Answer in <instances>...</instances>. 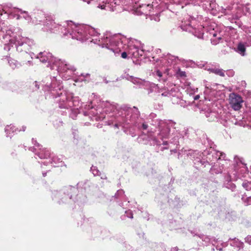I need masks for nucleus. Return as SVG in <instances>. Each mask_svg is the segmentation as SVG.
Masks as SVG:
<instances>
[{
    "label": "nucleus",
    "mask_w": 251,
    "mask_h": 251,
    "mask_svg": "<svg viewBox=\"0 0 251 251\" xmlns=\"http://www.w3.org/2000/svg\"><path fill=\"white\" fill-rule=\"evenodd\" d=\"M156 115L151 113L149 120L151 124L156 127V130L149 131L148 132V141L151 145L160 146L161 145V151L169 149V144L177 145L179 140L183 138L186 132L182 129L176 123L171 120H161L156 118Z\"/></svg>",
    "instance_id": "1"
},
{
    "label": "nucleus",
    "mask_w": 251,
    "mask_h": 251,
    "mask_svg": "<svg viewBox=\"0 0 251 251\" xmlns=\"http://www.w3.org/2000/svg\"><path fill=\"white\" fill-rule=\"evenodd\" d=\"M105 108V112L116 113L119 116L116 121L118 123L114 125L116 128H119V126L126 127L128 125H135L136 120L140 115V112L135 106L133 108L126 105L120 107L116 103L107 102Z\"/></svg>",
    "instance_id": "2"
},
{
    "label": "nucleus",
    "mask_w": 251,
    "mask_h": 251,
    "mask_svg": "<svg viewBox=\"0 0 251 251\" xmlns=\"http://www.w3.org/2000/svg\"><path fill=\"white\" fill-rule=\"evenodd\" d=\"M98 37H89V41L97 44L102 48H106L115 53H119L123 48V43L126 39L120 34H112L110 32L104 33L101 38Z\"/></svg>",
    "instance_id": "3"
},
{
    "label": "nucleus",
    "mask_w": 251,
    "mask_h": 251,
    "mask_svg": "<svg viewBox=\"0 0 251 251\" xmlns=\"http://www.w3.org/2000/svg\"><path fill=\"white\" fill-rule=\"evenodd\" d=\"M172 100L173 103L180 104L181 106L185 107L188 105L193 104H197L198 107L201 109V113L205 114L206 118H208L209 121H213L217 119V114L215 111H212L210 108V100L206 98L205 95H202L203 98H201L200 95H189L191 100L186 101L183 100L178 98L177 95H172Z\"/></svg>",
    "instance_id": "4"
},
{
    "label": "nucleus",
    "mask_w": 251,
    "mask_h": 251,
    "mask_svg": "<svg viewBox=\"0 0 251 251\" xmlns=\"http://www.w3.org/2000/svg\"><path fill=\"white\" fill-rule=\"evenodd\" d=\"M37 58H39L43 63L48 62L50 64L55 65L58 68V70L62 73H67L68 72H69V76L75 74L74 72L76 71V68L74 66L67 63L65 61L57 59L50 52H40L37 55Z\"/></svg>",
    "instance_id": "5"
},
{
    "label": "nucleus",
    "mask_w": 251,
    "mask_h": 251,
    "mask_svg": "<svg viewBox=\"0 0 251 251\" xmlns=\"http://www.w3.org/2000/svg\"><path fill=\"white\" fill-rule=\"evenodd\" d=\"M64 36H70L72 39H76L81 42L86 41L89 39L87 34V26L76 25L72 21L68 22V27L64 29Z\"/></svg>",
    "instance_id": "6"
},
{
    "label": "nucleus",
    "mask_w": 251,
    "mask_h": 251,
    "mask_svg": "<svg viewBox=\"0 0 251 251\" xmlns=\"http://www.w3.org/2000/svg\"><path fill=\"white\" fill-rule=\"evenodd\" d=\"M21 33L19 28H15L10 25L0 26V40H3V42H9L12 43Z\"/></svg>",
    "instance_id": "7"
},
{
    "label": "nucleus",
    "mask_w": 251,
    "mask_h": 251,
    "mask_svg": "<svg viewBox=\"0 0 251 251\" xmlns=\"http://www.w3.org/2000/svg\"><path fill=\"white\" fill-rule=\"evenodd\" d=\"M234 162V170L229 173L230 180H236L238 178L244 176L248 172V168L243 162L242 158L236 156Z\"/></svg>",
    "instance_id": "8"
},
{
    "label": "nucleus",
    "mask_w": 251,
    "mask_h": 251,
    "mask_svg": "<svg viewBox=\"0 0 251 251\" xmlns=\"http://www.w3.org/2000/svg\"><path fill=\"white\" fill-rule=\"evenodd\" d=\"M16 50L18 52L27 53L34 45V41L26 37L18 35V37L14 41Z\"/></svg>",
    "instance_id": "9"
},
{
    "label": "nucleus",
    "mask_w": 251,
    "mask_h": 251,
    "mask_svg": "<svg viewBox=\"0 0 251 251\" xmlns=\"http://www.w3.org/2000/svg\"><path fill=\"white\" fill-rule=\"evenodd\" d=\"M77 189L75 187L69 185L64 187L61 191L57 192V191H54L53 195L54 197L59 198L62 197L61 200L62 202H66L71 199L72 195V194L75 193Z\"/></svg>",
    "instance_id": "10"
},
{
    "label": "nucleus",
    "mask_w": 251,
    "mask_h": 251,
    "mask_svg": "<svg viewBox=\"0 0 251 251\" xmlns=\"http://www.w3.org/2000/svg\"><path fill=\"white\" fill-rule=\"evenodd\" d=\"M60 97H61L60 98L61 100L59 102L60 108L68 109L69 108L76 106L74 100H73V98L72 97V95H57L55 98Z\"/></svg>",
    "instance_id": "11"
},
{
    "label": "nucleus",
    "mask_w": 251,
    "mask_h": 251,
    "mask_svg": "<svg viewBox=\"0 0 251 251\" xmlns=\"http://www.w3.org/2000/svg\"><path fill=\"white\" fill-rule=\"evenodd\" d=\"M243 102L244 100L240 95H229V104L233 110H240Z\"/></svg>",
    "instance_id": "12"
},
{
    "label": "nucleus",
    "mask_w": 251,
    "mask_h": 251,
    "mask_svg": "<svg viewBox=\"0 0 251 251\" xmlns=\"http://www.w3.org/2000/svg\"><path fill=\"white\" fill-rule=\"evenodd\" d=\"M118 0H106L104 6L103 8H102V9L120 12L122 10V7L121 6L120 3H119Z\"/></svg>",
    "instance_id": "13"
},
{
    "label": "nucleus",
    "mask_w": 251,
    "mask_h": 251,
    "mask_svg": "<svg viewBox=\"0 0 251 251\" xmlns=\"http://www.w3.org/2000/svg\"><path fill=\"white\" fill-rule=\"evenodd\" d=\"M161 58L162 59L160 60V61L167 66H171L172 64L177 63L178 61H182V59H179L177 56H174L170 54L164 55V56Z\"/></svg>",
    "instance_id": "14"
},
{
    "label": "nucleus",
    "mask_w": 251,
    "mask_h": 251,
    "mask_svg": "<svg viewBox=\"0 0 251 251\" xmlns=\"http://www.w3.org/2000/svg\"><path fill=\"white\" fill-rule=\"evenodd\" d=\"M123 78H125L126 79L131 81L133 84L137 85L139 87H141L142 86L145 85L146 83L148 82L146 81L145 80H143L140 78L134 77L133 76L130 75L128 74L125 76H121Z\"/></svg>",
    "instance_id": "15"
},
{
    "label": "nucleus",
    "mask_w": 251,
    "mask_h": 251,
    "mask_svg": "<svg viewBox=\"0 0 251 251\" xmlns=\"http://www.w3.org/2000/svg\"><path fill=\"white\" fill-rule=\"evenodd\" d=\"M32 143L34 144L35 147L39 148L40 151L36 154L39 156L40 158L48 159V157L50 156V153L48 150H47L46 149H41L40 148V145L37 143L36 141L34 140V139H32Z\"/></svg>",
    "instance_id": "16"
},
{
    "label": "nucleus",
    "mask_w": 251,
    "mask_h": 251,
    "mask_svg": "<svg viewBox=\"0 0 251 251\" xmlns=\"http://www.w3.org/2000/svg\"><path fill=\"white\" fill-rule=\"evenodd\" d=\"M45 23L47 29L50 30L51 32H54L56 30V28H59L60 26L59 25L56 24L50 17H48L46 18Z\"/></svg>",
    "instance_id": "17"
},
{
    "label": "nucleus",
    "mask_w": 251,
    "mask_h": 251,
    "mask_svg": "<svg viewBox=\"0 0 251 251\" xmlns=\"http://www.w3.org/2000/svg\"><path fill=\"white\" fill-rule=\"evenodd\" d=\"M49 163L51 164L52 166L55 167L62 166L64 164L61 159L56 155H52L51 161L50 160ZM45 163L47 164L48 162H44V164Z\"/></svg>",
    "instance_id": "18"
},
{
    "label": "nucleus",
    "mask_w": 251,
    "mask_h": 251,
    "mask_svg": "<svg viewBox=\"0 0 251 251\" xmlns=\"http://www.w3.org/2000/svg\"><path fill=\"white\" fill-rule=\"evenodd\" d=\"M229 240L231 241L230 243V245L233 247L234 249H236L237 251L243 249L244 248V243L240 241L237 238L231 239L230 238Z\"/></svg>",
    "instance_id": "19"
},
{
    "label": "nucleus",
    "mask_w": 251,
    "mask_h": 251,
    "mask_svg": "<svg viewBox=\"0 0 251 251\" xmlns=\"http://www.w3.org/2000/svg\"><path fill=\"white\" fill-rule=\"evenodd\" d=\"M21 130H18V128H16L13 125H10L7 126L5 128V132L7 137H11L14 133H17Z\"/></svg>",
    "instance_id": "20"
},
{
    "label": "nucleus",
    "mask_w": 251,
    "mask_h": 251,
    "mask_svg": "<svg viewBox=\"0 0 251 251\" xmlns=\"http://www.w3.org/2000/svg\"><path fill=\"white\" fill-rule=\"evenodd\" d=\"M206 69L210 73H213L220 76L224 77L225 76V71L222 69L214 67L211 68H206Z\"/></svg>",
    "instance_id": "21"
},
{
    "label": "nucleus",
    "mask_w": 251,
    "mask_h": 251,
    "mask_svg": "<svg viewBox=\"0 0 251 251\" xmlns=\"http://www.w3.org/2000/svg\"><path fill=\"white\" fill-rule=\"evenodd\" d=\"M198 154L199 152H198L197 151H195L193 153V157L195 158L194 163L195 164L200 163L202 165H204V166H205L206 164H209V162L208 161H205L201 159L200 157L201 156V154H199L200 157L196 156V155H198Z\"/></svg>",
    "instance_id": "22"
},
{
    "label": "nucleus",
    "mask_w": 251,
    "mask_h": 251,
    "mask_svg": "<svg viewBox=\"0 0 251 251\" xmlns=\"http://www.w3.org/2000/svg\"><path fill=\"white\" fill-rule=\"evenodd\" d=\"M151 9H152V7L149 4H142L140 5L138 10L141 12V14L147 15L150 13Z\"/></svg>",
    "instance_id": "23"
},
{
    "label": "nucleus",
    "mask_w": 251,
    "mask_h": 251,
    "mask_svg": "<svg viewBox=\"0 0 251 251\" xmlns=\"http://www.w3.org/2000/svg\"><path fill=\"white\" fill-rule=\"evenodd\" d=\"M212 156L213 158V160H210V161H214L215 160H221L224 159L226 157V154L225 153L220 152L219 151H214L213 152H212Z\"/></svg>",
    "instance_id": "24"
},
{
    "label": "nucleus",
    "mask_w": 251,
    "mask_h": 251,
    "mask_svg": "<svg viewBox=\"0 0 251 251\" xmlns=\"http://www.w3.org/2000/svg\"><path fill=\"white\" fill-rule=\"evenodd\" d=\"M138 48L135 45H130L129 46L127 53L131 57L137 58V53Z\"/></svg>",
    "instance_id": "25"
},
{
    "label": "nucleus",
    "mask_w": 251,
    "mask_h": 251,
    "mask_svg": "<svg viewBox=\"0 0 251 251\" xmlns=\"http://www.w3.org/2000/svg\"><path fill=\"white\" fill-rule=\"evenodd\" d=\"M90 74H81L80 75H78L77 78L74 79V81L75 82L81 81H89L90 79Z\"/></svg>",
    "instance_id": "26"
},
{
    "label": "nucleus",
    "mask_w": 251,
    "mask_h": 251,
    "mask_svg": "<svg viewBox=\"0 0 251 251\" xmlns=\"http://www.w3.org/2000/svg\"><path fill=\"white\" fill-rule=\"evenodd\" d=\"M106 0H89V4H93L102 9L104 6Z\"/></svg>",
    "instance_id": "27"
},
{
    "label": "nucleus",
    "mask_w": 251,
    "mask_h": 251,
    "mask_svg": "<svg viewBox=\"0 0 251 251\" xmlns=\"http://www.w3.org/2000/svg\"><path fill=\"white\" fill-rule=\"evenodd\" d=\"M87 34L90 37H98L100 35V33L95 28L88 26H87Z\"/></svg>",
    "instance_id": "28"
},
{
    "label": "nucleus",
    "mask_w": 251,
    "mask_h": 251,
    "mask_svg": "<svg viewBox=\"0 0 251 251\" xmlns=\"http://www.w3.org/2000/svg\"><path fill=\"white\" fill-rule=\"evenodd\" d=\"M183 30L191 31L193 28L189 20L187 22L185 20L182 21V25L180 26Z\"/></svg>",
    "instance_id": "29"
},
{
    "label": "nucleus",
    "mask_w": 251,
    "mask_h": 251,
    "mask_svg": "<svg viewBox=\"0 0 251 251\" xmlns=\"http://www.w3.org/2000/svg\"><path fill=\"white\" fill-rule=\"evenodd\" d=\"M19 11L20 13L17 15V19H19L21 18H24L27 21H30L31 19V16L29 15L27 12L23 11L22 10H19Z\"/></svg>",
    "instance_id": "30"
},
{
    "label": "nucleus",
    "mask_w": 251,
    "mask_h": 251,
    "mask_svg": "<svg viewBox=\"0 0 251 251\" xmlns=\"http://www.w3.org/2000/svg\"><path fill=\"white\" fill-rule=\"evenodd\" d=\"M235 51L242 56H244L246 52V48L245 45L242 43H239Z\"/></svg>",
    "instance_id": "31"
},
{
    "label": "nucleus",
    "mask_w": 251,
    "mask_h": 251,
    "mask_svg": "<svg viewBox=\"0 0 251 251\" xmlns=\"http://www.w3.org/2000/svg\"><path fill=\"white\" fill-rule=\"evenodd\" d=\"M201 238H202V241L205 242L206 243L210 242L214 246H215V245L216 244V243L217 242V241H218V240L216 239L214 237L210 238L209 237L206 236H204V235H203L201 237Z\"/></svg>",
    "instance_id": "32"
},
{
    "label": "nucleus",
    "mask_w": 251,
    "mask_h": 251,
    "mask_svg": "<svg viewBox=\"0 0 251 251\" xmlns=\"http://www.w3.org/2000/svg\"><path fill=\"white\" fill-rule=\"evenodd\" d=\"M217 34L214 33L213 34V37L211 38V42L213 45H216L219 43L220 40H222V38L220 36L217 37Z\"/></svg>",
    "instance_id": "33"
},
{
    "label": "nucleus",
    "mask_w": 251,
    "mask_h": 251,
    "mask_svg": "<svg viewBox=\"0 0 251 251\" xmlns=\"http://www.w3.org/2000/svg\"><path fill=\"white\" fill-rule=\"evenodd\" d=\"M44 15V13L41 11L38 10L36 12H35L32 15V16L38 20L39 22L42 21V17Z\"/></svg>",
    "instance_id": "34"
},
{
    "label": "nucleus",
    "mask_w": 251,
    "mask_h": 251,
    "mask_svg": "<svg viewBox=\"0 0 251 251\" xmlns=\"http://www.w3.org/2000/svg\"><path fill=\"white\" fill-rule=\"evenodd\" d=\"M8 63L10 65V66L13 69H15L16 68H17L19 67V66H20V64L18 63L17 61L15 60L12 59H10L8 60Z\"/></svg>",
    "instance_id": "35"
},
{
    "label": "nucleus",
    "mask_w": 251,
    "mask_h": 251,
    "mask_svg": "<svg viewBox=\"0 0 251 251\" xmlns=\"http://www.w3.org/2000/svg\"><path fill=\"white\" fill-rule=\"evenodd\" d=\"M119 3H120L121 5L122 6H133V2H131L132 0H118Z\"/></svg>",
    "instance_id": "36"
},
{
    "label": "nucleus",
    "mask_w": 251,
    "mask_h": 251,
    "mask_svg": "<svg viewBox=\"0 0 251 251\" xmlns=\"http://www.w3.org/2000/svg\"><path fill=\"white\" fill-rule=\"evenodd\" d=\"M217 165H214L211 168L210 171L212 173H216V174H219L221 173L222 172V170L223 169V167L222 166L221 167H220L219 169H217Z\"/></svg>",
    "instance_id": "37"
},
{
    "label": "nucleus",
    "mask_w": 251,
    "mask_h": 251,
    "mask_svg": "<svg viewBox=\"0 0 251 251\" xmlns=\"http://www.w3.org/2000/svg\"><path fill=\"white\" fill-rule=\"evenodd\" d=\"M78 110L77 108H73L71 110V113L70 114V116L73 119H75L77 116V115L78 114Z\"/></svg>",
    "instance_id": "38"
},
{
    "label": "nucleus",
    "mask_w": 251,
    "mask_h": 251,
    "mask_svg": "<svg viewBox=\"0 0 251 251\" xmlns=\"http://www.w3.org/2000/svg\"><path fill=\"white\" fill-rule=\"evenodd\" d=\"M40 85V84L39 82H37L36 81L33 82L32 83V85L31 86L33 92L37 91L39 89Z\"/></svg>",
    "instance_id": "39"
},
{
    "label": "nucleus",
    "mask_w": 251,
    "mask_h": 251,
    "mask_svg": "<svg viewBox=\"0 0 251 251\" xmlns=\"http://www.w3.org/2000/svg\"><path fill=\"white\" fill-rule=\"evenodd\" d=\"M176 74L177 76H179L181 77H184L186 76L185 72L181 71L180 68H178V69L176 71Z\"/></svg>",
    "instance_id": "40"
},
{
    "label": "nucleus",
    "mask_w": 251,
    "mask_h": 251,
    "mask_svg": "<svg viewBox=\"0 0 251 251\" xmlns=\"http://www.w3.org/2000/svg\"><path fill=\"white\" fill-rule=\"evenodd\" d=\"M91 171L92 172V173L93 174V175L95 176L100 175V173L99 170L95 166H93L91 168Z\"/></svg>",
    "instance_id": "41"
},
{
    "label": "nucleus",
    "mask_w": 251,
    "mask_h": 251,
    "mask_svg": "<svg viewBox=\"0 0 251 251\" xmlns=\"http://www.w3.org/2000/svg\"><path fill=\"white\" fill-rule=\"evenodd\" d=\"M242 186L247 190L251 189V183L250 182H244L242 183Z\"/></svg>",
    "instance_id": "42"
},
{
    "label": "nucleus",
    "mask_w": 251,
    "mask_h": 251,
    "mask_svg": "<svg viewBox=\"0 0 251 251\" xmlns=\"http://www.w3.org/2000/svg\"><path fill=\"white\" fill-rule=\"evenodd\" d=\"M12 45H15L13 42L11 43L9 42L8 43H5L4 46V50L6 51H9L11 49V47H13Z\"/></svg>",
    "instance_id": "43"
},
{
    "label": "nucleus",
    "mask_w": 251,
    "mask_h": 251,
    "mask_svg": "<svg viewBox=\"0 0 251 251\" xmlns=\"http://www.w3.org/2000/svg\"><path fill=\"white\" fill-rule=\"evenodd\" d=\"M124 195V191L123 190H119L117 191L116 194L115 195V197L116 198H119L121 197H122Z\"/></svg>",
    "instance_id": "44"
},
{
    "label": "nucleus",
    "mask_w": 251,
    "mask_h": 251,
    "mask_svg": "<svg viewBox=\"0 0 251 251\" xmlns=\"http://www.w3.org/2000/svg\"><path fill=\"white\" fill-rule=\"evenodd\" d=\"M231 10V7L228 6L226 8H222V12L224 13L225 14H229L228 11H230Z\"/></svg>",
    "instance_id": "45"
},
{
    "label": "nucleus",
    "mask_w": 251,
    "mask_h": 251,
    "mask_svg": "<svg viewBox=\"0 0 251 251\" xmlns=\"http://www.w3.org/2000/svg\"><path fill=\"white\" fill-rule=\"evenodd\" d=\"M144 50L138 48L137 53V58H139L140 56H142L144 55Z\"/></svg>",
    "instance_id": "46"
},
{
    "label": "nucleus",
    "mask_w": 251,
    "mask_h": 251,
    "mask_svg": "<svg viewBox=\"0 0 251 251\" xmlns=\"http://www.w3.org/2000/svg\"><path fill=\"white\" fill-rule=\"evenodd\" d=\"M225 73H226V75L229 77H232L234 75V72L233 70H227L226 72L225 71Z\"/></svg>",
    "instance_id": "47"
},
{
    "label": "nucleus",
    "mask_w": 251,
    "mask_h": 251,
    "mask_svg": "<svg viewBox=\"0 0 251 251\" xmlns=\"http://www.w3.org/2000/svg\"><path fill=\"white\" fill-rule=\"evenodd\" d=\"M151 20H154L156 22H159L160 21V18L158 15L151 16Z\"/></svg>",
    "instance_id": "48"
},
{
    "label": "nucleus",
    "mask_w": 251,
    "mask_h": 251,
    "mask_svg": "<svg viewBox=\"0 0 251 251\" xmlns=\"http://www.w3.org/2000/svg\"><path fill=\"white\" fill-rule=\"evenodd\" d=\"M125 213L126 215V216L128 218H130L131 219L133 218V214L130 210L126 211L125 212Z\"/></svg>",
    "instance_id": "49"
},
{
    "label": "nucleus",
    "mask_w": 251,
    "mask_h": 251,
    "mask_svg": "<svg viewBox=\"0 0 251 251\" xmlns=\"http://www.w3.org/2000/svg\"><path fill=\"white\" fill-rule=\"evenodd\" d=\"M245 242L249 244H251V236H248L246 237Z\"/></svg>",
    "instance_id": "50"
},
{
    "label": "nucleus",
    "mask_w": 251,
    "mask_h": 251,
    "mask_svg": "<svg viewBox=\"0 0 251 251\" xmlns=\"http://www.w3.org/2000/svg\"><path fill=\"white\" fill-rule=\"evenodd\" d=\"M140 0H132V2H133V6H132V7L135 8L136 7V4L139 2Z\"/></svg>",
    "instance_id": "51"
},
{
    "label": "nucleus",
    "mask_w": 251,
    "mask_h": 251,
    "mask_svg": "<svg viewBox=\"0 0 251 251\" xmlns=\"http://www.w3.org/2000/svg\"><path fill=\"white\" fill-rule=\"evenodd\" d=\"M156 75L159 77V78H161L162 76V74L159 70H157L156 72Z\"/></svg>",
    "instance_id": "52"
},
{
    "label": "nucleus",
    "mask_w": 251,
    "mask_h": 251,
    "mask_svg": "<svg viewBox=\"0 0 251 251\" xmlns=\"http://www.w3.org/2000/svg\"><path fill=\"white\" fill-rule=\"evenodd\" d=\"M127 53L126 52V51H124L121 54V57L123 58H126L127 57Z\"/></svg>",
    "instance_id": "53"
},
{
    "label": "nucleus",
    "mask_w": 251,
    "mask_h": 251,
    "mask_svg": "<svg viewBox=\"0 0 251 251\" xmlns=\"http://www.w3.org/2000/svg\"><path fill=\"white\" fill-rule=\"evenodd\" d=\"M142 127L143 129L146 130L148 127V125L146 123H143L142 125Z\"/></svg>",
    "instance_id": "54"
},
{
    "label": "nucleus",
    "mask_w": 251,
    "mask_h": 251,
    "mask_svg": "<svg viewBox=\"0 0 251 251\" xmlns=\"http://www.w3.org/2000/svg\"><path fill=\"white\" fill-rule=\"evenodd\" d=\"M221 245L223 247H226L228 245V243L226 242H222L221 243Z\"/></svg>",
    "instance_id": "55"
},
{
    "label": "nucleus",
    "mask_w": 251,
    "mask_h": 251,
    "mask_svg": "<svg viewBox=\"0 0 251 251\" xmlns=\"http://www.w3.org/2000/svg\"><path fill=\"white\" fill-rule=\"evenodd\" d=\"M29 150L31 151L34 152L36 151V149L35 148V147H30L29 148Z\"/></svg>",
    "instance_id": "56"
},
{
    "label": "nucleus",
    "mask_w": 251,
    "mask_h": 251,
    "mask_svg": "<svg viewBox=\"0 0 251 251\" xmlns=\"http://www.w3.org/2000/svg\"><path fill=\"white\" fill-rule=\"evenodd\" d=\"M152 59H153V60L152 61H156V62H158L159 59L158 58H155V57L154 56H152Z\"/></svg>",
    "instance_id": "57"
},
{
    "label": "nucleus",
    "mask_w": 251,
    "mask_h": 251,
    "mask_svg": "<svg viewBox=\"0 0 251 251\" xmlns=\"http://www.w3.org/2000/svg\"><path fill=\"white\" fill-rule=\"evenodd\" d=\"M100 177H101V179H106V176L104 174L101 175L100 174Z\"/></svg>",
    "instance_id": "58"
},
{
    "label": "nucleus",
    "mask_w": 251,
    "mask_h": 251,
    "mask_svg": "<svg viewBox=\"0 0 251 251\" xmlns=\"http://www.w3.org/2000/svg\"><path fill=\"white\" fill-rule=\"evenodd\" d=\"M197 36L199 38H203V33H200Z\"/></svg>",
    "instance_id": "59"
},
{
    "label": "nucleus",
    "mask_w": 251,
    "mask_h": 251,
    "mask_svg": "<svg viewBox=\"0 0 251 251\" xmlns=\"http://www.w3.org/2000/svg\"><path fill=\"white\" fill-rule=\"evenodd\" d=\"M216 249L217 250H219V251H223L222 248L219 247V246H218V245L216 247Z\"/></svg>",
    "instance_id": "60"
},
{
    "label": "nucleus",
    "mask_w": 251,
    "mask_h": 251,
    "mask_svg": "<svg viewBox=\"0 0 251 251\" xmlns=\"http://www.w3.org/2000/svg\"><path fill=\"white\" fill-rule=\"evenodd\" d=\"M115 82H116V81H112L111 84H110V86H116L117 85H115Z\"/></svg>",
    "instance_id": "61"
},
{
    "label": "nucleus",
    "mask_w": 251,
    "mask_h": 251,
    "mask_svg": "<svg viewBox=\"0 0 251 251\" xmlns=\"http://www.w3.org/2000/svg\"><path fill=\"white\" fill-rule=\"evenodd\" d=\"M44 89H45V92L46 90H49L50 88L48 86H45L44 87Z\"/></svg>",
    "instance_id": "62"
},
{
    "label": "nucleus",
    "mask_w": 251,
    "mask_h": 251,
    "mask_svg": "<svg viewBox=\"0 0 251 251\" xmlns=\"http://www.w3.org/2000/svg\"><path fill=\"white\" fill-rule=\"evenodd\" d=\"M248 201L249 204H251V197L248 198Z\"/></svg>",
    "instance_id": "63"
},
{
    "label": "nucleus",
    "mask_w": 251,
    "mask_h": 251,
    "mask_svg": "<svg viewBox=\"0 0 251 251\" xmlns=\"http://www.w3.org/2000/svg\"><path fill=\"white\" fill-rule=\"evenodd\" d=\"M178 251V248L177 247L174 248L171 250V251Z\"/></svg>",
    "instance_id": "64"
}]
</instances>
